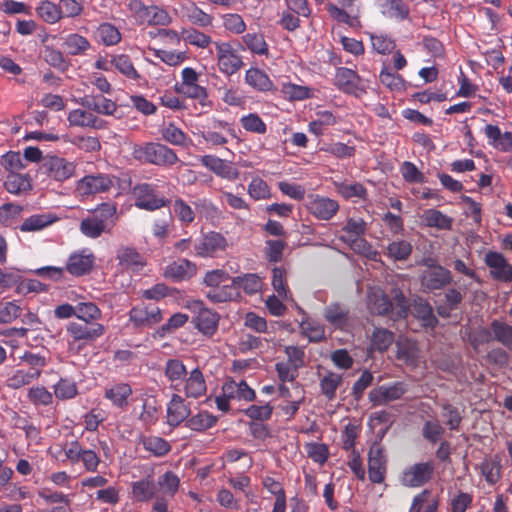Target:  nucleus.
<instances>
[{
    "instance_id": "obj_50",
    "label": "nucleus",
    "mask_w": 512,
    "mask_h": 512,
    "mask_svg": "<svg viewBox=\"0 0 512 512\" xmlns=\"http://www.w3.org/2000/svg\"><path fill=\"white\" fill-rule=\"evenodd\" d=\"M342 375L328 372L320 380V388L322 394L329 400H334L336 397V390L342 384Z\"/></svg>"
},
{
    "instance_id": "obj_17",
    "label": "nucleus",
    "mask_w": 512,
    "mask_h": 512,
    "mask_svg": "<svg viewBox=\"0 0 512 512\" xmlns=\"http://www.w3.org/2000/svg\"><path fill=\"white\" fill-rule=\"evenodd\" d=\"M201 164L218 177L233 181L239 176V171L232 163L214 155H204L200 158Z\"/></svg>"
},
{
    "instance_id": "obj_59",
    "label": "nucleus",
    "mask_w": 512,
    "mask_h": 512,
    "mask_svg": "<svg viewBox=\"0 0 512 512\" xmlns=\"http://www.w3.org/2000/svg\"><path fill=\"white\" fill-rule=\"evenodd\" d=\"M162 137L172 145L184 146L188 140L187 135L176 125L169 123L161 130Z\"/></svg>"
},
{
    "instance_id": "obj_30",
    "label": "nucleus",
    "mask_w": 512,
    "mask_h": 512,
    "mask_svg": "<svg viewBox=\"0 0 512 512\" xmlns=\"http://www.w3.org/2000/svg\"><path fill=\"white\" fill-rule=\"evenodd\" d=\"M181 11L183 16L194 26L205 28L213 24L214 17L202 10L194 2L183 6Z\"/></svg>"
},
{
    "instance_id": "obj_16",
    "label": "nucleus",
    "mask_w": 512,
    "mask_h": 512,
    "mask_svg": "<svg viewBox=\"0 0 512 512\" xmlns=\"http://www.w3.org/2000/svg\"><path fill=\"white\" fill-rule=\"evenodd\" d=\"M95 256L89 249L73 252L67 259L65 270L76 277L84 276L93 268Z\"/></svg>"
},
{
    "instance_id": "obj_3",
    "label": "nucleus",
    "mask_w": 512,
    "mask_h": 512,
    "mask_svg": "<svg viewBox=\"0 0 512 512\" xmlns=\"http://www.w3.org/2000/svg\"><path fill=\"white\" fill-rule=\"evenodd\" d=\"M116 213L117 207L114 203H101L81 220L79 230L84 236L96 239L112 229L117 219Z\"/></svg>"
},
{
    "instance_id": "obj_22",
    "label": "nucleus",
    "mask_w": 512,
    "mask_h": 512,
    "mask_svg": "<svg viewBox=\"0 0 512 512\" xmlns=\"http://www.w3.org/2000/svg\"><path fill=\"white\" fill-rule=\"evenodd\" d=\"M67 121L72 127L104 129L106 121L92 112L83 109H74L68 113Z\"/></svg>"
},
{
    "instance_id": "obj_42",
    "label": "nucleus",
    "mask_w": 512,
    "mask_h": 512,
    "mask_svg": "<svg viewBox=\"0 0 512 512\" xmlns=\"http://www.w3.org/2000/svg\"><path fill=\"white\" fill-rule=\"evenodd\" d=\"M422 219L428 227L441 230H449L452 227L453 219L439 210L427 209L423 212Z\"/></svg>"
},
{
    "instance_id": "obj_47",
    "label": "nucleus",
    "mask_w": 512,
    "mask_h": 512,
    "mask_svg": "<svg viewBox=\"0 0 512 512\" xmlns=\"http://www.w3.org/2000/svg\"><path fill=\"white\" fill-rule=\"evenodd\" d=\"M232 286L242 288L247 294H256L262 289V280L256 274H245L232 279Z\"/></svg>"
},
{
    "instance_id": "obj_54",
    "label": "nucleus",
    "mask_w": 512,
    "mask_h": 512,
    "mask_svg": "<svg viewBox=\"0 0 512 512\" xmlns=\"http://www.w3.org/2000/svg\"><path fill=\"white\" fill-rule=\"evenodd\" d=\"M34 373H31L25 368H19L13 372L6 380V385L12 389H19L23 386L29 385L37 380Z\"/></svg>"
},
{
    "instance_id": "obj_8",
    "label": "nucleus",
    "mask_w": 512,
    "mask_h": 512,
    "mask_svg": "<svg viewBox=\"0 0 512 512\" xmlns=\"http://www.w3.org/2000/svg\"><path fill=\"white\" fill-rule=\"evenodd\" d=\"M133 195L135 206L147 211L158 210L170 203V200L159 195L156 186L149 183H139L134 186Z\"/></svg>"
},
{
    "instance_id": "obj_56",
    "label": "nucleus",
    "mask_w": 512,
    "mask_h": 512,
    "mask_svg": "<svg viewBox=\"0 0 512 512\" xmlns=\"http://www.w3.org/2000/svg\"><path fill=\"white\" fill-rule=\"evenodd\" d=\"M173 211L178 220L185 225L191 224L196 218V210L181 198L174 200Z\"/></svg>"
},
{
    "instance_id": "obj_13",
    "label": "nucleus",
    "mask_w": 512,
    "mask_h": 512,
    "mask_svg": "<svg viewBox=\"0 0 512 512\" xmlns=\"http://www.w3.org/2000/svg\"><path fill=\"white\" fill-rule=\"evenodd\" d=\"M227 245V240L221 233L210 231L195 242V254L200 257H211L225 251Z\"/></svg>"
},
{
    "instance_id": "obj_20",
    "label": "nucleus",
    "mask_w": 512,
    "mask_h": 512,
    "mask_svg": "<svg viewBox=\"0 0 512 512\" xmlns=\"http://www.w3.org/2000/svg\"><path fill=\"white\" fill-rule=\"evenodd\" d=\"M485 263L490 268V274L494 279L504 282L512 281V266L501 253H487Z\"/></svg>"
},
{
    "instance_id": "obj_12",
    "label": "nucleus",
    "mask_w": 512,
    "mask_h": 512,
    "mask_svg": "<svg viewBox=\"0 0 512 512\" xmlns=\"http://www.w3.org/2000/svg\"><path fill=\"white\" fill-rule=\"evenodd\" d=\"M306 207L309 213L318 220L328 221L332 219L339 210V203L331 198L310 195Z\"/></svg>"
},
{
    "instance_id": "obj_38",
    "label": "nucleus",
    "mask_w": 512,
    "mask_h": 512,
    "mask_svg": "<svg viewBox=\"0 0 512 512\" xmlns=\"http://www.w3.org/2000/svg\"><path fill=\"white\" fill-rule=\"evenodd\" d=\"M243 49L258 55H268L269 46L264 35L259 32L246 33L241 37Z\"/></svg>"
},
{
    "instance_id": "obj_4",
    "label": "nucleus",
    "mask_w": 512,
    "mask_h": 512,
    "mask_svg": "<svg viewBox=\"0 0 512 512\" xmlns=\"http://www.w3.org/2000/svg\"><path fill=\"white\" fill-rule=\"evenodd\" d=\"M420 264L424 267L419 275L421 291L431 293L442 290L453 281L452 272L440 265L434 258H423Z\"/></svg>"
},
{
    "instance_id": "obj_27",
    "label": "nucleus",
    "mask_w": 512,
    "mask_h": 512,
    "mask_svg": "<svg viewBox=\"0 0 512 512\" xmlns=\"http://www.w3.org/2000/svg\"><path fill=\"white\" fill-rule=\"evenodd\" d=\"M367 224L361 217H350L347 219L343 227V231L347 234V238L342 236L344 241H351L357 246H366L367 242L360 237L366 232Z\"/></svg>"
},
{
    "instance_id": "obj_15",
    "label": "nucleus",
    "mask_w": 512,
    "mask_h": 512,
    "mask_svg": "<svg viewBox=\"0 0 512 512\" xmlns=\"http://www.w3.org/2000/svg\"><path fill=\"white\" fill-rule=\"evenodd\" d=\"M163 319L160 308L154 304L138 305L129 312V320L135 327H152Z\"/></svg>"
},
{
    "instance_id": "obj_29",
    "label": "nucleus",
    "mask_w": 512,
    "mask_h": 512,
    "mask_svg": "<svg viewBox=\"0 0 512 512\" xmlns=\"http://www.w3.org/2000/svg\"><path fill=\"white\" fill-rule=\"evenodd\" d=\"M381 13L398 21L408 18L410 10L403 0H377Z\"/></svg>"
},
{
    "instance_id": "obj_25",
    "label": "nucleus",
    "mask_w": 512,
    "mask_h": 512,
    "mask_svg": "<svg viewBox=\"0 0 512 512\" xmlns=\"http://www.w3.org/2000/svg\"><path fill=\"white\" fill-rule=\"evenodd\" d=\"M116 259L122 269L139 271L146 264L144 257L130 246H121L117 249Z\"/></svg>"
},
{
    "instance_id": "obj_7",
    "label": "nucleus",
    "mask_w": 512,
    "mask_h": 512,
    "mask_svg": "<svg viewBox=\"0 0 512 512\" xmlns=\"http://www.w3.org/2000/svg\"><path fill=\"white\" fill-rule=\"evenodd\" d=\"M214 47L217 67L222 74L232 76L244 66L242 56L230 42L215 41Z\"/></svg>"
},
{
    "instance_id": "obj_57",
    "label": "nucleus",
    "mask_w": 512,
    "mask_h": 512,
    "mask_svg": "<svg viewBox=\"0 0 512 512\" xmlns=\"http://www.w3.org/2000/svg\"><path fill=\"white\" fill-rule=\"evenodd\" d=\"M282 93L290 101H301L312 97V90L309 87L293 83H284Z\"/></svg>"
},
{
    "instance_id": "obj_55",
    "label": "nucleus",
    "mask_w": 512,
    "mask_h": 512,
    "mask_svg": "<svg viewBox=\"0 0 512 512\" xmlns=\"http://www.w3.org/2000/svg\"><path fill=\"white\" fill-rule=\"evenodd\" d=\"M224 29L235 35H240L246 30V23L243 17L237 13H226L221 16Z\"/></svg>"
},
{
    "instance_id": "obj_49",
    "label": "nucleus",
    "mask_w": 512,
    "mask_h": 512,
    "mask_svg": "<svg viewBox=\"0 0 512 512\" xmlns=\"http://www.w3.org/2000/svg\"><path fill=\"white\" fill-rule=\"evenodd\" d=\"M63 47L68 54L75 56L84 54L90 48V43L85 37L73 33L64 39Z\"/></svg>"
},
{
    "instance_id": "obj_58",
    "label": "nucleus",
    "mask_w": 512,
    "mask_h": 512,
    "mask_svg": "<svg viewBox=\"0 0 512 512\" xmlns=\"http://www.w3.org/2000/svg\"><path fill=\"white\" fill-rule=\"evenodd\" d=\"M23 211L21 205L15 203H5L0 206V223L4 226H12L16 223Z\"/></svg>"
},
{
    "instance_id": "obj_44",
    "label": "nucleus",
    "mask_w": 512,
    "mask_h": 512,
    "mask_svg": "<svg viewBox=\"0 0 512 512\" xmlns=\"http://www.w3.org/2000/svg\"><path fill=\"white\" fill-rule=\"evenodd\" d=\"M75 317L83 323H97L102 312L99 307L93 302H79L76 304Z\"/></svg>"
},
{
    "instance_id": "obj_6",
    "label": "nucleus",
    "mask_w": 512,
    "mask_h": 512,
    "mask_svg": "<svg viewBox=\"0 0 512 512\" xmlns=\"http://www.w3.org/2000/svg\"><path fill=\"white\" fill-rule=\"evenodd\" d=\"M105 332L100 323L69 322L66 326L68 349L78 353L86 344L95 341Z\"/></svg>"
},
{
    "instance_id": "obj_32",
    "label": "nucleus",
    "mask_w": 512,
    "mask_h": 512,
    "mask_svg": "<svg viewBox=\"0 0 512 512\" xmlns=\"http://www.w3.org/2000/svg\"><path fill=\"white\" fill-rule=\"evenodd\" d=\"M325 320L334 328H344L349 319L348 309L339 303H332L324 309Z\"/></svg>"
},
{
    "instance_id": "obj_11",
    "label": "nucleus",
    "mask_w": 512,
    "mask_h": 512,
    "mask_svg": "<svg viewBox=\"0 0 512 512\" xmlns=\"http://www.w3.org/2000/svg\"><path fill=\"white\" fill-rule=\"evenodd\" d=\"M408 391V385L403 381H396L373 388L369 392V400L373 405H384L401 399Z\"/></svg>"
},
{
    "instance_id": "obj_61",
    "label": "nucleus",
    "mask_w": 512,
    "mask_h": 512,
    "mask_svg": "<svg viewBox=\"0 0 512 512\" xmlns=\"http://www.w3.org/2000/svg\"><path fill=\"white\" fill-rule=\"evenodd\" d=\"M22 313V308L15 301H0V323L13 322Z\"/></svg>"
},
{
    "instance_id": "obj_53",
    "label": "nucleus",
    "mask_w": 512,
    "mask_h": 512,
    "mask_svg": "<svg viewBox=\"0 0 512 512\" xmlns=\"http://www.w3.org/2000/svg\"><path fill=\"white\" fill-rule=\"evenodd\" d=\"M337 192L344 198L353 197L364 199L367 191L361 183L357 182H335Z\"/></svg>"
},
{
    "instance_id": "obj_14",
    "label": "nucleus",
    "mask_w": 512,
    "mask_h": 512,
    "mask_svg": "<svg viewBox=\"0 0 512 512\" xmlns=\"http://www.w3.org/2000/svg\"><path fill=\"white\" fill-rule=\"evenodd\" d=\"M192 308L197 315L194 317L193 322L195 327L206 336H213L219 323V315L203 306L201 301H195Z\"/></svg>"
},
{
    "instance_id": "obj_23",
    "label": "nucleus",
    "mask_w": 512,
    "mask_h": 512,
    "mask_svg": "<svg viewBox=\"0 0 512 512\" xmlns=\"http://www.w3.org/2000/svg\"><path fill=\"white\" fill-rule=\"evenodd\" d=\"M196 273V265L187 259H178L167 265L163 276L174 282L188 280Z\"/></svg>"
},
{
    "instance_id": "obj_41",
    "label": "nucleus",
    "mask_w": 512,
    "mask_h": 512,
    "mask_svg": "<svg viewBox=\"0 0 512 512\" xmlns=\"http://www.w3.org/2000/svg\"><path fill=\"white\" fill-rule=\"evenodd\" d=\"M413 251L412 244L407 240H394L386 247L385 254L394 261H406Z\"/></svg>"
},
{
    "instance_id": "obj_31",
    "label": "nucleus",
    "mask_w": 512,
    "mask_h": 512,
    "mask_svg": "<svg viewBox=\"0 0 512 512\" xmlns=\"http://www.w3.org/2000/svg\"><path fill=\"white\" fill-rule=\"evenodd\" d=\"M222 392L231 399L251 401L255 398V392L245 381L236 382L229 380L224 383Z\"/></svg>"
},
{
    "instance_id": "obj_64",
    "label": "nucleus",
    "mask_w": 512,
    "mask_h": 512,
    "mask_svg": "<svg viewBox=\"0 0 512 512\" xmlns=\"http://www.w3.org/2000/svg\"><path fill=\"white\" fill-rule=\"evenodd\" d=\"M242 127L252 133L264 134L267 131L266 124L256 113H250L240 119Z\"/></svg>"
},
{
    "instance_id": "obj_24",
    "label": "nucleus",
    "mask_w": 512,
    "mask_h": 512,
    "mask_svg": "<svg viewBox=\"0 0 512 512\" xmlns=\"http://www.w3.org/2000/svg\"><path fill=\"white\" fill-rule=\"evenodd\" d=\"M335 85L348 94H357L358 91H363L359 75L354 70L346 67H340L336 70Z\"/></svg>"
},
{
    "instance_id": "obj_48",
    "label": "nucleus",
    "mask_w": 512,
    "mask_h": 512,
    "mask_svg": "<svg viewBox=\"0 0 512 512\" xmlns=\"http://www.w3.org/2000/svg\"><path fill=\"white\" fill-rule=\"evenodd\" d=\"M493 338L507 349L512 351V326L507 323L494 320L490 325Z\"/></svg>"
},
{
    "instance_id": "obj_33",
    "label": "nucleus",
    "mask_w": 512,
    "mask_h": 512,
    "mask_svg": "<svg viewBox=\"0 0 512 512\" xmlns=\"http://www.w3.org/2000/svg\"><path fill=\"white\" fill-rule=\"evenodd\" d=\"M58 220L57 216L52 213L34 214L26 218L19 229L22 232H37Z\"/></svg>"
},
{
    "instance_id": "obj_5",
    "label": "nucleus",
    "mask_w": 512,
    "mask_h": 512,
    "mask_svg": "<svg viewBox=\"0 0 512 512\" xmlns=\"http://www.w3.org/2000/svg\"><path fill=\"white\" fill-rule=\"evenodd\" d=\"M133 157L140 162L170 167L179 161L175 151L160 143H145L133 148Z\"/></svg>"
},
{
    "instance_id": "obj_1",
    "label": "nucleus",
    "mask_w": 512,
    "mask_h": 512,
    "mask_svg": "<svg viewBox=\"0 0 512 512\" xmlns=\"http://www.w3.org/2000/svg\"><path fill=\"white\" fill-rule=\"evenodd\" d=\"M164 373L170 387L179 393H184L187 398H200L207 392V385L203 373L199 368L190 372L179 359H169L165 364Z\"/></svg>"
},
{
    "instance_id": "obj_52",
    "label": "nucleus",
    "mask_w": 512,
    "mask_h": 512,
    "mask_svg": "<svg viewBox=\"0 0 512 512\" xmlns=\"http://www.w3.org/2000/svg\"><path fill=\"white\" fill-rule=\"evenodd\" d=\"M132 493L138 501L146 502L154 497L156 492V485L153 481L143 479L133 483Z\"/></svg>"
},
{
    "instance_id": "obj_60",
    "label": "nucleus",
    "mask_w": 512,
    "mask_h": 512,
    "mask_svg": "<svg viewBox=\"0 0 512 512\" xmlns=\"http://www.w3.org/2000/svg\"><path fill=\"white\" fill-rule=\"evenodd\" d=\"M217 419L208 412H200L187 421V426L195 431H203L215 425Z\"/></svg>"
},
{
    "instance_id": "obj_46",
    "label": "nucleus",
    "mask_w": 512,
    "mask_h": 512,
    "mask_svg": "<svg viewBox=\"0 0 512 512\" xmlns=\"http://www.w3.org/2000/svg\"><path fill=\"white\" fill-rule=\"evenodd\" d=\"M413 313L426 327H435L438 323V319L433 313L432 306L424 299L415 301Z\"/></svg>"
},
{
    "instance_id": "obj_2",
    "label": "nucleus",
    "mask_w": 512,
    "mask_h": 512,
    "mask_svg": "<svg viewBox=\"0 0 512 512\" xmlns=\"http://www.w3.org/2000/svg\"><path fill=\"white\" fill-rule=\"evenodd\" d=\"M368 307L372 313L398 320L407 316L409 303L400 290H393L391 300L381 289H371L368 293Z\"/></svg>"
},
{
    "instance_id": "obj_51",
    "label": "nucleus",
    "mask_w": 512,
    "mask_h": 512,
    "mask_svg": "<svg viewBox=\"0 0 512 512\" xmlns=\"http://www.w3.org/2000/svg\"><path fill=\"white\" fill-rule=\"evenodd\" d=\"M111 64L115 67V69H117L121 74L129 79L137 80L140 78V75L134 68L133 63L128 55L119 54L113 56L111 59Z\"/></svg>"
},
{
    "instance_id": "obj_37",
    "label": "nucleus",
    "mask_w": 512,
    "mask_h": 512,
    "mask_svg": "<svg viewBox=\"0 0 512 512\" xmlns=\"http://www.w3.org/2000/svg\"><path fill=\"white\" fill-rule=\"evenodd\" d=\"M181 39L188 45L199 49H206L214 45L212 37L196 28H187L181 31Z\"/></svg>"
},
{
    "instance_id": "obj_45",
    "label": "nucleus",
    "mask_w": 512,
    "mask_h": 512,
    "mask_svg": "<svg viewBox=\"0 0 512 512\" xmlns=\"http://www.w3.org/2000/svg\"><path fill=\"white\" fill-rule=\"evenodd\" d=\"M179 478L171 471H168L158 478L156 492L172 498L179 488Z\"/></svg>"
},
{
    "instance_id": "obj_39",
    "label": "nucleus",
    "mask_w": 512,
    "mask_h": 512,
    "mask_svg": "<svg viewBox=\"0 0 512 512\" xmlns=\"http://www.w3.org/2000/svg\"><path fill=\"white\" fill-rule=\"evenodd\" d=\"M438 508V500L432 498V492L424 489L413 498L410 512H436Z\"/></svg>"
},
{
    "instance_id": "obj_19",
    "label": "nucleus",
    "mask_w": 512,
    "mask_h": 512,
    "mask_svg": "<svg viewBox=\"0 0 512 512\" xmlns=\"http://www.w3.org/2000/svg\"><path fill=\"white\" fill-rule=\"evenodd\" d=\"M48 175L56 181L63 182L71 178L76 169L74 162L58 156H50L45 161Z\"/></svg>"
},
{
    "instance_id": "obj_18",
    "label": "nucleus",
    "mask_w": 512,
    "mask_h": 512,
    "mask_svg": "<svg viewBox=\"0 0 512 512\" xmlns=\"http://www.w3.org/2000/svg\"><path fill=\"white\" fill-rule=\"evenodd\" d=\"M386 473V457L380 445L374 444L368 454V474L373 483H382Z\"/></svg>"
},
{
    "instance_id": "obj_36",
    "label": "nucleus",
    "mask_w": 512,
    "mask_h": 512,
    "mask_svg": "<svg viewBox=\"0 0 512 512\" xmlns=\"http://www.w3.org/2000/svg\"><path fill=\"white\" fill-rule=\"evenodd\" d=\"M5 189L14 195H21L31 190V179L27 174L9 173L4 182Z\"/></svg>"
},
{
    "instance_id": "obj_9",
    "label": "nucleus",
    "mask_w": 512,
    "mask_h": 512,
    "mask_svg": "<svg viewBox=\"0 0 512 512\" xmlns=\"http://www.w3.org/2000/svg\"><path fill=\"white\" fill-rule=\"evenodd\" d=\"M116 177L109 174H91L81 178L76 185L77 193L82 197H88L98 193L108 192L115 186Z\"/></svg>"
},
{
    "instance_id": "obj_10",
    "label": "nucleus",
    "mask_w": 512,
    "mask_h": 512,
    "mask_svg": "<svg viewBox=\"0 0 512 512\" xmlns=\"http://www.w3.org/2000/svg\"><path fill=\"white\" fill-rule=\"evenodd\" d=\"M434 470L432 461L415 463L402 472L401 483L406 487H421L432 479Z\"/></svg>"
},
{
    "instance_id": "obj_26",
    "label": "nucleus",
    "mask_w": 512,
    "mask_h": 512,
    "mask_svg": "<svg viewBox=\"0 0 512 512\" xmlns=\"http://www.w3.org/2000/svg\"><path fill=\"white\" fill-rule=\"evenodd\" d=\"M190 415V407L179 394H173L167 407V422L177 426Z\"/></svg>"
},
{
    "instance_id": "obj_40",
    "label": "nucleus",
    "mask_w": 512,
    "mask_h": 512,
    "mask_svg": "<svg viewBox=\"0 0 512 512\" xmlns=\"http://www.w3.org/2000/svg\"><path fill=\"white\" fill-rule=\"evenodd\" d=\"M95 37L97 41L101 42L105 46L116 45L122 38L118 28L108 22L102 23L97 27Z\"/></svg>"
},
{
    "instance_id": "obj_35",
    "label": "nucleus",
    "mask_w": 512,
    "mask_h": 512,
    "mask_svg": "<svg viewBox=\"0 0 512 512\" xmlns=\"http://www.w3.org/2000/svg\"><path fill=\"white\" fill-rule=\"evenodd\" d=\"M245 82L253 89L261 92L274 89V84L269 76L258 68H250L246 71Z\"/></svg>"
},
{
    "instance_id": "obj_63",
    "label": "nucleus",
    "mask_w": 512,
    "mask_h": 512,
    "mask_svg": "<svg viewBox=\"0 0 512 512\" xmlns=\"http://www.w3.org/2000/svg\"><path fill=\"white\" fill-rule=\"evenodd\" d=\"M38 15L47 23H56L61 19L59 6L50 1H43L37 8Z\"/></svg>"
},
{
    "instance_id": "obj_21",
    "label": "nucleus",
    "mask_w": 512,
    "mask_h": 512,
    "mask_svg": "<svg viewBox=\"0 0 512 512\" xmlns=\"http://www.w3.org/2000/svg\"><path fill=\"white\" fill-rule=\"evenodd\" d=\"M132 388L128 383H114L105 387L104 398L110 401L113 407L124 409L129 405Z\"/></svg>"
},
{
    "instance_id": "obj_28",
    "label": "nucleus",
    "mask_w": 512,
    "mask_h": 512,
    "mask_svg": "<svg viewBox=\"0 0 512 512\" xmlns=\"http://www.w3.org/2000/svg\"><path fill=\"white\" fill-rule=\"evenodd\" d=\"M79 104L88 110H92L103 115H113L117 110V105L114 101L101 95H86L80 99Z\"/></svg>"
},
{
    "instance_id": "obj_43",
    "label": "nucleus",
    "mask_w": 512,
    "mask_h": 512,
    "mask_svg": "<svg viewBox=\"0 0 512 512\" xmlns=\"http://www.w3.org/2000/svg\"><path fill=\"white\" fill-rule=\"evenodd\" d=\"M173 227L174 219L171 213H167L162 216L154 218L151 225V231L153 236L157 238L159 242L163 243L165 239L169 236Z\"/></svg>"
},
{
    "instance_id": "obj_34",
    "label": "nucleus",
    "mask_w": 512,
    "mask_h": 512,
    "mask_svg": "<svg viewBox=\"0 0 512 512\" xmlns=\"http://www.w3.org/2000/svg\"><path fill=\"white\" fill-rule=\"evenodd\" d=\"M463 294L456 288H449L444 293V303L436 306L437 314L443 318H448L451 312L457 310L463 301Z\"/></svg>"
},
{
    "instance_id": "obj_62",
    "label": "nucleus",
    "mask_w": 512,
    "mask_h": 512,
    "mask_svg": "<svg viewBox=\"0 0 512 512\" xmlns=\"http://www.w3.org/2000/svg\"><path fill=\"white\" fill-rule=\"evenodd\" d=\"M159 406L157 400L149 397L143 402V409L140 414V420L146 425L154 424L158 420Z\"/></svg>"
}]
</instances>
